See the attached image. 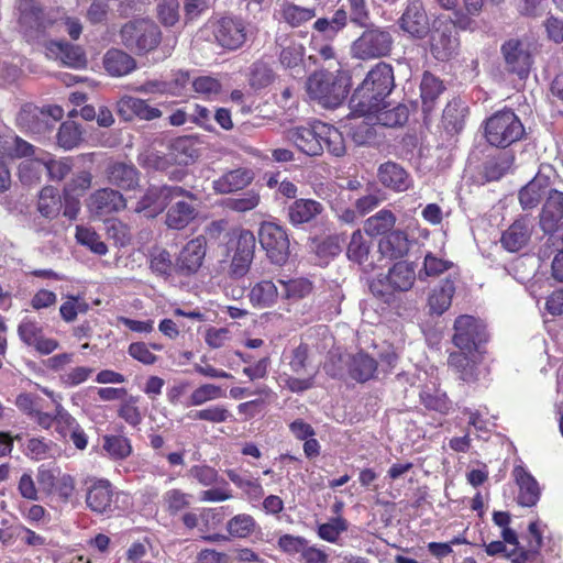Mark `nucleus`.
Here are the masks:
<instances>
[{
    "instance_id": "29",
    "label": "nucleus",
    "mask_w": 563,
    "mask_h": 563,
    "mask_svg": "<svg viewBox=\"0 0 563 563\" xmlns=\"http://www.w3.org/2000/svg\"><path fill=\"white\" fill-rule=\"evenodd\" d=\"M253 173L245 168L230 170L213 181L216 192L224 195L241 190L251 184Z\"/></svg>"
},
{
    "instance_id": "31",
    "label": "nucleus",
    "mask_w": 563,
    "mask_h": 563,
    "mask_svg": "<svg viewBox=\"0 0 563 563\" xmlns=\"http://www.w3.org/2000/svg\"><path fill=\"white\" fill-rule=\"evenodd\" d=\"M371 242L364 238L360 230L353 232L347 245L346 255L350 261L357 263L364 271L374 268V261L369 254Z\"/></svg>"
},
{
    "instance_id": "52",
    "label": "nucleus",
    "mask_w": 563,
    "mask_h": 563,
    "mask_svg": "<svg viewBox=\"0 0 563 563\" xmlns=\"http://www.w3.org/2000/svg\"><path fill=\"white\" fill-rule=\"evenodd\" d=\"M82 140L80 126L75 121L63 122L58 129L57 143L65 150H71Z\"/></svg>"
},
{
    "instance_id": "50",
    "label": "nucleus",
    "mask_w": 563,
    "mask_h": 563,
    "mask_svg": "<svg viewBox=\"0 0 563 563\" xmlns=\"http://www.w3.org/2000/svg\"><path fill=\"white\" fill-rule=\"evenodd\" d=\"M377 114V121L384 126H398L402 125L408 120V108L404 104H398L393 109H387L385 102L379 107V110L374 111Z\"/></svg>"
},
{
    "instance_id": "7",
    "label": "nucleus",
    "mask_w": 563,
    "mask_h": 563,
    "mask_svg": "<svg viewBox=\"0 0 563 563\" xmlns=\"http://www.w3.org/2000/svg\"><path fill=\"white\" fill-rule=\"evenodd\" d=\"M188 197L195 200V195L179 186L150 187L136 203L135 212L154 218L178 198Z\"/></svg>"
},
{
    "instance_id": "10",
    "label": "nucleus",
    "mask_w": 563,
    "mask_h": 563,
    "mask_svg": "<svg viewBox=\"0 0 563 563\" xmlns=\"http://www.w3.org/2000/svg\"><path fill=\"white\" fill-rule=\"evenodd\" d=\"M453 343L462 351L472 352L486 341L485 325L472 316H460L454 322Z\"/></svg>"
},
{
    "instance_id": "49",
    "label": "nucleus",
    "mask_w": 563,
    "mask_h": 563,
    "mask_svg": "<svg viewBox=\"0 0 563 563\" xmlns=\"http://www.w3.org/2000/svg\"><path fill=\"white\" fill-rule=\"evenodd\" d=\"M102 449L112 460H124L131 452L132 446L130 440L122 435H104L102 438Z\"/></svg>"
},
{
    "instance_id": "36",
    "label": "nucleus",
    "mask_w": 563,
    "mask_h": 563,
    "mask_svg": "<svg viewBox=\"0 0 563 563\" xmlns=\"http://www.w3.org/2000/svg\"><path fill=\"white\" fill-rule=\"evenodd\" d=\"M280 297V290L272 280L256 283L250 290L249 298L253 306L272 307Z\"/></svg>"
},
{
    "instance_id": "61",
    "label": "nucleus",
    "mask_w": 563,
    "mask_h": 563,
    "mask_svg": "<svg viewBox=\"0 0 563 563\" xmlns=\"http://www.w3.org/2000/svg\"><path fill=\"white\" fill-rule=\"evenodd\" d=\"M349 528L347 521L342 517H335L318 528V534L328 542H336L340 534Z\"/></svg>"
},
{
    "instance_id": "62",
    "label": "nucleus",
    "mask_w": 563,
    "mask_h": 563,
    "mask_svg": "<svg viewBox=\"0 0 563 563\" xmlns=\"http://www.w3.org/2000/svg\"><path fill=\"white\" fill-rule=\"evenodd\" d=\"M260 201V194L255 190H249L240 197L228 199L225 206L236 212H247L255 209Z\"/></svg>"
},
{
    "instance_id": "30",
    "label": "nucleus",
    "mask_w": 563,
    "mask_h": 563,
    "mask_svg": "<svg viewBox=\"0 0 563 563\" xmlns=\"http://www.w3.org/2000/svg\"><path fill=\"white\" fill-rule=\"evenodd\" d=\"M378 179L385 187L395 191H405L410 185L408 173L394 162H387L379 166Z\"/></svg>"
},
{
    "instance_id": "44",
    "label": "nucleus",
    "mask_w": 563,
    "mask_h": 563,
    "mask_svg": "<svg viewBox=\"0 0 563 563\" xmlns=\"http://www.w3.org/2000/svg\"><path fill=\"white\" fill-rule=\"evenodd\" d=\"M420 400L427 409L440 413H448L451 408L446 394L435 387L424 386L420 391Z\"/></svg>"
},
{
    "instance_id": "6",
    "label": "nucleus",
    "mask_w": 563,
    "mask_h": 563,
    "mask_svg": "<svg viewBox=\"0 0 563 563\" xmlns=\"http://www.w3.org/2000/svg\"><path fill=\"white\" fill-rule=\"evenodd\" d=\"M212 34L223 49L238 51L253 35V31L241 16L224 14L212 23Z\"/></svg>"
},
{
    "instance_id": "28",
    "label": "nucleus",
    "mask_w": 563,
    "mask_h": 563,
    "mask_svg": "<svg viewBox=\"0 0 563 563\" xmlns=\"http://www.w3.org/2000/svg\"><path fill=\"white\" fill-rule=\"evenodd\" d=\"M323 206L313 199H296L288 207V219L294 225H300L314 220L323 211Z\"/></svg>"
},
{
    "instance_id": "25",
    "label": "nucleus",
    "mask_w": 563,
    "mask_h": 563,
    "mask_svg": "<svg viewBox=\"0 0 563 563\" xmlns=\"http://www.w3.org/2000/svg\"><path fill=\"white\" fill-rule=\"evenodd\" d=\"M108 181L121 189H134L139 184V172L133 164L112 162L106 168Z\"/></svg>"
},
{
    "instance_id": "46",
    "label": "nucleus",
    "mask_w": 563,
    "mask_h": 563,
    "mask_svg": "<svg viewBox=\"0 0 563 563\" xmlns=\"http://www.w3.org/2000/svg\"><path fill=\"white\" fill-rule=\"evenodd\" d=\"M62 207L60 196L52 186L44 187L38 196L37 210L45 218H54Z\"/></svg>"
},
{
    "instance_id": "57",
    "label": "nucleus",
    "mask_w": 563,
    "mask_h": 563,
    "mask_svg": "<svg viewBox=\"0 0 563 563\" xmlns=\"http://www.w3.org/2000/svg\"><path fill=\"white\" fill-rule=\"evenodd\" d=\"M76 240L79 244L87 246L91 252L98 255H104L108 247L100 236L92 230L84 227H77Z\"/></svg>"
},
{
    "instance_id": "16",
    "label": "nucleus",
    "mask_w": 563,
    "mask_h": 563,
    "mask_svg": "<svg viewBox=\"0 0 563 563\" xmlns=\"http://www.w3.org/2000/svg\"><path fill=\"white\" fill-rule=\"evenodd\" d=\"M400 27L413 37L422 38L429 32V19L420 0L408 3L400 18Z\"/></svg>"
},
{
    "instance_id": "11",
    "label": "nucleus",
    "mask_w": 563,
    "mask_h": 563,
    "mask_svg": "<svg viewBox=\"0 0 563 563\" xmlns=\"http://www.w3.org/2000/svg\"><path fill=\"white\" fill-rule=\"evenodd\" d=\"M460 46L457 32L451 21L438 20L431 34V52L439 60H446L456 54Z\"/></svg>"
},
{
    "instance_id": "51",
    "label": "nucleus",
    "mask_w": 563,
    "mask_h": 563,
    "mask_svg": "<svg viewBox=\"0 0 563 563\" xmlns=\"http://www.w3.org/2000/svg\"><path fill=\"white\" fill-rule=\"evenodd\" d=\"M303 55L305 48L301 44L290 43L282 49L279 54V62L285 68L295 70L297 74H301L303 71Z\"/></svg>"
},
{
    "instance_id": "27",
    "label": "nucleus",
    "mask_w": 563,
    "mask_h": 563,
    "mask_svg": "<svg viewBox=\"0 0 563 563\" xmlns=\"http://www.w3.org/2000/svg\"><path fill=\"white\" fill-rule=\"evenodd\" d=\"M18 124L32 133L41 134L52 128L49 114L40 108L26 104L16 117Z\"/></svg>"
},
{
    "instance_id": "47",
    "label": "nucleus",
    "mask_w": 563,
    "mask_h": 563,
    "mask_svg": "<svg viewBox=\"0 0 563 563\" xmlns=\"http://www.w3.org/2000/svg\"><path fill=\"white\" fill-rule=\"evenodd\" d=\"M321 130V143L333 156L340 157L345 154V143L342 133L325 123L319 126Z\"/></svg>"
},
{
    "instance_id": "15",
    "label": "nucleus",
    "mask_w": 563,
    "mask_h": 563,
    "mask_svg": "<svg viewBox=\"0 0 563 563\" xmlns=\"http://www.w3.org/2000/svg\"><path fill=\"white\" fill-rule=\"evenodd\" d=\"M507 69L520 78L528 76L532 65V56L527 43L509 40L501 46Z\"/></svg>"
},
{
    "instance_id": "5",
    "label": "nucleus",
    "mask_w": 563,
    "mask_h": 563,
    "mask_svg": "<svg viewBox=\"0 0 563 563\" xmlns=\"http://www.w3.org/2000/svg\"><path fill=\"white\" fill-rule=\"evenodd\" d=\"M307 92L323 108L333 109L345 99L347 89L343 78L333 73L319 71L308 78Z\"/></svg>"
},
{
    "instance_id": "26",
    "label": "nucleus",
    "mask_w": 563,
    "mask_h": 563,
    "mask_svg": "<svg viewBox=\"0 0 563 563\" xmlns=\"http://www.w3.org/2000/svg\"><path fill=\"white\" fill-rule=\"evenodd\" d=\"M106 71L112 77H123L136 69V60L129 53L110 48L102 59Z\"/></svg>"
},
{
    "instance_id": "63",
    "label": "nucleus",
    "mask_w": 563,
    "mask_h": 563,
    "mask_svg": "<svg viewBox=\"0 0 563 563\" xmlns=\"http://www.w3.org/2000/svg\"><path fill=\"white\" fill-rule=\"evenodd\" d=\"M145 100L124 96L117 103V112L124 121L140 118Z\"/></svg>"
},
{
    "instance_id": "3",
    "label": "nucleus",
    "mask_w": 563,
    "mask_h": 563,
    "mask_svg": "<svg viewBox=\"0 0 563 563\" xmlns=\"http://www.w3.org/2000/svg\"><path fill=\"white\" fill-rule=\"evenodd\" d=\"M119 36L121 44L129 51L143 55L158 47L162 31L156 23L146 19H136L122 25Z\"/></svg>"
},
{
    "instance_id": "39",
    "label": "nucleus",
    "mask_w": 563,
    "mask_h": 563,
    "mask_svg": "<svg viewBox=\"0 0 563 563\" xmlns=\"http://www.w3.org/2000/svg\"><path fill=\"white\" fill-rule=\"evenodd\" d=\"M20 23L31 30H40L46 27L42 9L36 4L35 0H20Z\"/></svg>"
},
{
    "instance_id": "2",
    "label": "nucleus",
    "mask_w": 563,
    "mask_h": 563,
    "mask_svg": "<svg viewBox=\"0 0 563 563\" xmlns=\"http://www.w3.org/2000/svg\"><path fill=\"white\" fill-rule=\"evenodd\" d=\"M525 126L510 109L495 112L485 121V139L496 147L506 148L525 136Z\"/></svg>"
},
{
    "instance_id": "17",
    "label": "nucleus",
    "mask_w": 563,
    "mask_h": 563,
    "mask_svg": "<svg viewBox=\"0 0 563 563\" xmlns=\"http://www.w3.org/2000/svg\"><path fill=\"white\" fill-rule=\"evenodd\" d=\"M165 216V224L173 230L185 229L198 216L197 197L195 200L188 197L174 200Z\"/></svg>"
},
{
    "instance_id": "32",
    "label": "nucleus",
    "mask_w": 563,
    "mask_h": 563,
    "mask_svg": "<svg viewBox=\"0 0 563 563\" xmlns=\"http://www.w3.org/2000/svg\"><path fill=\"white\" fill-rule=\"evenodd\" d=\"M347 368L353 379L364 383L374 377L377 361L364 352H358L347 355Z\"/></svg>"
},
{
    "instance_id": "45",
    "label": "nucleus",
    "mask_w": 563,
    "mask_h": 563,
    "mask_svg": "<svg viewBox=\"0 0 563 563\" xmlns=\"http://www.w3.org/2000/svg\"><path fill=\"white\" fill-rule=\"evenodd\" d=\"M466 351L453 352L449 356V366L459 375L460 379L464 382H472L476 378L475 362L472 361Z\"/></svg>"
},
{
    "instance_id": "8",
    "label": "nucleus",
    "mask_w": 563,
    "mask_h": 563,
    "mask_svg": "<svg viewBox=\"0 0 563 563\" xmlns=\"http://www.w3.org/2000/svg\"><path fill=\"white\" fill-rule=\"evenodd\" d=\"M258 240L272 263L283 265L289 256V240L282 227L273 222L262 223Z\"/></svg>"
},
{
    "instance_id": "41",
    "label": "nucleus",
    "mask_w": 563,
    "mask_h": 563,
    "mask_svg": "<svg viewBox=\"0 0 563 563\" xmlns=\"http://www.w3.org/2000/svg\"><path fill=\"white\" fill-rule=\"evenodd\" d=\"M421 98L423 111H431L437 98L444 91L443 82L430 73H424L421 84Z\"/></svg>"
},
{
    "instance_id": "48",
    "label": "nucleus",
    "mask_w": 563,
    "mask_h": 563,
    "mask_svg": "<svg viewBox=\"0 0 563 563\" xmlns=\"http://www.w3.org/2000/svg\"><path fill=\"white\" fill-rule=\"evenodd\" d=\"M278 283L282 287L280 298L286 300L297 301L307 297L312 290L311 283L303 278L287 282L279 279Z\"/></svg>"
},
{
    "instance_id": "43",
    "label": "nucleus",
    "mask_w": 563,
    "mask_h": 563,
    "mask_svg": "<svg viewBox=\"0 0 563 563\" xmlns=\"http://www.w3.org/2000/svg\"><path fill=\"white\" fill-rule=\"evenodd\" d=\"M347 24V13L344 9H338L334 14L330 18L318 19L313 27L318 32L322 33L325 37H334Z\"/></svg>"
},
{
    "instance_id": "23",
    "label": "nucleus",
    "mask_w": 563,
    "mask_h": 563,
    "mask_svg": "<svg viewBox=\"0 0 563 563\" xmlns=\"http://www.w3.org/2000/svg\"><path fill=\"white\" fill-rule=\"evenodd\" d=\"M46 49L51 57L59 59L65 66L84 68L87 65L86 54L78 45L65 41H49Z\"/></svg>"
},
{
    "instance_id": "55",
    "label": "nucleus",
    "mask_w": 563,
    "mask_h": 563,
    "mask_svg": "<svg viewBox=\"0 0 563 563\" xmlns=\"http://www.w3.org/2000/svg\"><path fill=\"white\" fill-rule=\"evenodd\" d=\"M275 79V73L268 64L257 60L250 68V85L255 89H261L271 85Z\"/></svg>"
},
{
    "instance_id": "1",
    "label": "nucleus",
    "mask_w": 563,
    "mask_h": 563,
    "mask_svg": "<svg viewBox=\"0 0 563 563\" xmlns=\"http://www.w3.org/2000/svg\"><path fill=\"white\" fill-rule=\"evenodd\" d=\"M395 87L393 67L384 62L376 64L354 90L351 102L363 114L379 110Z\"/></svg>"
},
{
    "instance_id": "13",
    "label": "nucleus",
    "mask_w": 563,
    "mask_h": 563,
    "mask_svg": "<svg viewBox=\"0 0 563 563\" xmlns=\"http://www.w3.org/2000/svg\"><path fill=\"white\" fill-rule=\"evenodd\" d=\"M320 125H322V122H316L307 126H294L286 130L285 135L300 152L309 156H318L323 152Z\"/></svg>"
},
{
    "instance_id": "18",
    "label": "nucleus",
    "mask_w": 563,
    "mask_h": 563,
    "mask_svg": "<svg viewBox=\"0 0 563 563\" xmlns=\"http://www.w3.org/2000/svg\"><path fill=\"white\" fill-rule=\"evenodd\" d=\"M206 256V241L205 238L198 236L189 241L180 251L176 261L175 268L184 275H191L196 273L202 265Z\"/></svg>"
},
{
    "instance_id": "64",
    "label": "nucleus",
    "mask_w": 563,
    "mask_h": 563,
    "mask_svg": "<svg viewBox=\"0 0 563 563\" xmlns=\"http://www.w3.org/2000/svg\"><path fill=\"white\" fill-rule=\"evenodd\" d=\"M3 154L11 157H29L35 152L34 146L19 136L3 142Z\"/></svg>"
},
{
    "instance_id": "33",
    "label": "nucleus",
    "mask_w": 563,
    "mask_h": 563,
    "mask_svg": "<svg viewBox=\"0 0 563 563\" xmlns=\"http://www.w3.org/2000/svg\"><path fill=\"white\" fill-rule=\"evenodd\" d=\"M514 475L520 490L518 503L526 507L534 506L540 497L538 482L520 466L514 470Z\"/></svg>"
},
{
    "instance_id": "9",
    "label": "nucleus",
    "mask_w": 563,
    "mask_h": 563,
    "mask_svg": "<svg viewBox=\"0 0 563 563\" xmlns=\"http://www.w3.org/2000/svg\"><path fill=\"white\" fill-rule=\"evenodd\" d=\"M540 228L549 241L563 240V191L549 189L540 213Z\"/></svg>"
},
{
    "instance_id": "21",
    "label": "nucleus",
    "mask_w": 563,
    "mask_h": 563,
    "mask_svg": "<svg viewBox=\"0 0 563 563\" xmlns=\"http://www.w3.org/2000/svg\"><path fill=\"white\" fill-rule=\"evenodd\" d=\"M126 207L122 194L111 188H102L93 192L89 198V208L97 216H108L119 212Z\"/></svg>"
},
{
    "instance_id": "40",
    "label": "nucleus",
    "mask_w": 563,
    "mask_h": 563,
    "mask_svg": "<svg viewBox=\"0 0 563 563\" xmlns=\"http://www.w3.org/2000/svg\"><path fill=\"white\" fill-rule=\"evenodd\" d=\"M396 223V216L390 211L383 209L376 214L367 218L364 222V231L371 236L383 235L389 232Z\"/></svg>"
},
{
    "instance_id": "53",
    "label": "nucleus",
    "mask_w": 563,
    "mask_h": 563,
    "mask_svg": "<svg viewBox=\"0 0 563 563\" xmlns=\"http://www.w3.org/2000/svg\"><path fill=\"white\" fill-rule=\"evenodd\" d=\"M316 16L314 9L302 8L296 4L287 3L283 7L282 18L292 27L302 25Z\"/></svg>"
},
{
    "instance_id": "12",
    "label": "nucleus",
    "mask_w": 563,
    "mask_h": 563,
    "mask_svg": "<svg viewBox=\"0 0 563 563\" xmlns=\"http://www.w3.org/2000/svg\"><path fill=\"white\" fill-rule=\"evenodd\" d=\"M41 167L45 168L51 180L62 181L71 172L73 161L69 157L54 159L47 155L46 157L23 162L20 165L19 170L21 180L31 181L32 178L29 177L27 173L33 170L36 172Z\"/></svg>"
},
{
    "instance_id": "60",
    "label": "nucleus",
    "mask_w": 563,
    "mask_h": 563,
    "mask_svg": "<svg viewBox=\"0 0 563 563\" xmlns=\"http://www.w3.org/2000/svg\"><path fill=\"white\" fill-rule=\"evenodd\" d=\"M227 529L231 537L246 538L255 529V520L250 515H236L227 523Z\"/></svg>"
},
{
    "instance_id": "54",
    "label": "nucleus",
    "mask_w": 563,
    "mask_h": 563,
    "mask_svg": "<svg viewBox=\"0 0 563 563\" xmlns=\"http://www.w3.org/2000/svg\"><path fill=\"white\" fill-rule=\"evenodd\" d=\"M453 267V262L438 257L429 252L424 256L423 267L419 272V278L423 279V275L427 277H438Z\"/></svg>"
},
{
    "instance_id": "58",
    "label": "nucleus",
    "mask_w": 563,
    "mask_h": 563,
    "mask_svg": "<svg viewBox=\"0 0 563 563\" xmlns=\"http://www.w3.org/2000/svg\"><path fill=\"white\" fill-rule=\"evenodd\" d=\"M140 163L145 168L159 172H167L170 167L175 166L173 156H170L168 151L166 153L147 152L141 156Z\"/></svg>"
},
{
    "instance_id": "4",
    "label": "nucleus",
    "mask_w": 563,
    "mask_h": 563,
    "mask_svg": "<svg viewBox=\"0 0 563 563\" xmlns=\"http://www.w3.org/2000/svg\"><path fill=\"white\" fill-rule=\"evenodd\" d=\"M391 33L380 26L371 24L351 44V56L360 60L386 57L393 49Z\"/></svg>"
},
{
    "instance_id": "34",
    "label": "nucleus",
    "mask_w": 563,
    "mask_h": 563,
    "mask_svg": "<svg viewBox=\"0 0 563 563\" xmlns=\"http://www.w3.org/2000/svg\"><path fill=\"white\" fill-rule=\"evenodd\" d=\"M167 150L170 156H173L175 165L179 166L189 165L199 156L196 142L190 136L177 137L169 144Z\"/></svg>"
},
{
    "instance_id": "14",
    "label": "nucleus",
    "mask_w": 563,
    "mask_h": 563,
    "mask_svg": "<svg viewBox=\"0 0 563 563\" xmlns=\"http://www.w3.org/2000/svg\"><path fill=\"white\" fill-rule=\"evenodd\" d=\"M533 218L519 216L500 236L501 246L508 252H518L528 245L533 232Z\"/></svg>"
},
{
    "instance_id": "20",
    "label": "nucleus",
    "mask_w": 563,
    "mask_h": 563,
    "mask_svg": "<svg viewBox=\"0 0 563 563\" xmlns=\"http://www.w3.org/2000/svg\"><path fill=\"white\" fill-rule=\"evenodd\" d=\"M20 339L27 345L34 346L41 354H49L58 347V342L43 335L42 327L29 319H24L18 328Z\"/></svg>"
},
{
    "instance_id": "22",
    "label": "nucleus",
    "mask_w": 563,
    "mask_h": 563,
    "mask_svg": "<svg viewBox=\"0 0 563 563\" xmlns=\"http://www.w3.org/2000/svg\"><path fill=\"white\" fill-rule=\"evenodd\" d=\"M459 282L457 273H450L438 286H435L429 297L428 306L431 313L442 314L449 309Z\"/></svg>"
},
{
    "instance_id": "35",
    "label": "nucleus",
    "mask_w": 563,
    "mask_h": 563,
    "mask_svg": "<svg viewBox=\"0 0 563 563\" xmlns=\"http://www.w3.org/2000/svg\"><path fill=\"white\" fill-rule=\"evenodd\" d=\"M382 255L397 260L404 257L409 251V240L404 231L395 230L379 242Z\"/></svg>"
},
{
    "instance_id": "37",
    "label": "nucleus",
    "mask_w": 563,
    "mask_h": 563,
    "mask_svg": "<svg viewBox=\"0 0 563 563\" xmlns=\"http://www.w3.org/2000/svg\"><path fill=\"white\" fill-rule=\"evenodd\" d=\"M387 279L395 291H408L415 284L416 272L411 264L398 262L389 269Z\"/></svg>"
},
{
    "instance_id": "59",
    "label": "nucleus",
    "mask_w": 563,
    "mask_h": 563,
    "mask_svg": "<svg viewBox=\"0 0 563 563\" xmlns=\"http://www.w3.org/2000/svg\"><path fill=\"white\" fill-rule=\"evenodd\" d=\"M179 7L178 0H161L156 7L157 19L166 27L174 26L180 18Z\"/></svg>"
},
{
    "instance_id": "24",
    "label": "nucleus",
    "mask_w": 563,
    "mask_h": 563,
    "mask_svg": "<svg viewBox=\"0 0 563 563\" xmlns=\"http://www.w3.org/2000/svg\"><path fill=\"white\" fill-rule=\"evenodd\" d=\"M113 501L112 485L107 479H99L91 484L86 494L88 508L97 514H106L111 510Z\"/></svg>"
},
{
    "instance_id": "42",
    "label": "nucleus",
    "mask_w": 563,
    "mask_h": 563,
    "mask_svg": "<svg viewBox=\"0 0 563 563\" xmlns=\"http://www.w3.org/2000/svg\"><path fill=\"white\" fill-rule=\"evenodd\" d=\"M465 114L466 108L460 101L453 100L449 102L442 115L445 130L450 133L460 132L464 126Z\"/></svg>"
},
{
    "instance_id": "19",
    "label": "nucleus",
    "mask_w": 563,
    "mask_h": 563,
    "mask_svg": "<svg viewBox=\"0 0 563 563\" xmlns=\"http://www.w3.org/2000/svg\"><path fill=\"white\" fill-rule=\"evenodd\" d=\"M550 186V176L539 170L518 192V200L522 210L537 208L542 197L548 194Z\"/></svg>"
},
{
    "instance_id": "56",
    "label": "nucleus",
    "mask_w": 563,
    "mask_h": 563,
    "mask_svg": "<svg viewBox=\"0 0 563 563\" xmlns=\"http://www.w3.org/2000/svg\"><path fill=\"white\" fill-rule=\"evenodd\" d=\"M174 264L167 250L154 249L150 255L151 271L163 277H168L173 271Z\"/></svg>"
},
{
    "instance_id": "38",
    "label": "nucleus",
    "mask_w": 563,
    "mask_h": 563,
    "mask_svg": "<svg viewBox=\"0 0 563 563\" xmlns=\"http://www.w3.org/2000/svg\"><path fill=\"white\" fill-rule=\"evenodd\" d=\"M515 156L510 152H503L489 158L484 164L483 174L486 180L500 179L514 165Z\"/></svg>"
}]
</instances>
